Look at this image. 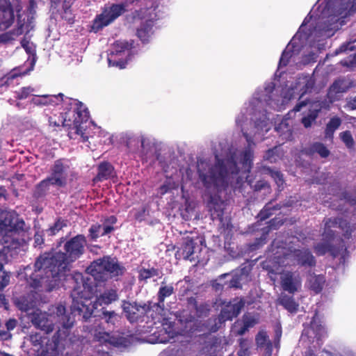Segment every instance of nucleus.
<instances>
[{
    "label": "nucleus",
    "instance_id": "1",
    "mask_svg": "<svg viewBox=\"0 0 356 356\" xmlns=\"http://www.w3.org/2000/svg\"><path fill=\"white\" fill-rule=\"evenodd\" d=\"M86 243L84 235L77 234L65 242V252L54 250L44 252L34 264V273L28 275L31 268L24 267V278L33 289L44 284L46 291H52L59 286L60 278L70 271L71 264L84 254Z\"/></svg>",
    "mask_w": 356,
    "mask_h": 356
},
{
    "label": "nucleus",
    "instance_id": "2",
    "mask_svg": "<svg viewBox=\"0 0 356 356\" xmlns=\"http://www.w3.org/2000/svg\"><path fill=\"white\" fill-rule=\"evenodd\" d=\"M199 178L207 191L210 193L207 207L212 220H218L224 229H228L229 219L224 218V211L227 203L221 198L220 193L228 186V171L224 160L217 158L214 165H211L201 161L197 165Z\"/></svg>",
    "mask_w": 356,
    "mask_h": 356
},
{
    "label": "nucleus",
    "instance_id": "3",
    "mask_svg": "<svg viewBox=\"0 0 356 356\" xmlns=\"http://www.w3.org/2000/svg\"><path fill=\"white\" fill-rule=\"evenodd\" d=\"M67 280L72 284V291L70 296L72 299L70 307L71 314L74 316H78L84 321L88 320L95 308L97 305H108L118 299V294L116 289H106L96 299L93 305L90 302L94 295V287L91 284L84 279L81 273L75 272L73 274L67 275Z\"/></svg>",
    "mask_w": 356,
    "mask_h": 356
},
{
    "label": "nucleus",
    "instance_id": "4",
    "mask_svg": "<svg viewBox=\"0 0 356 356\" xmlns=\"http://www.w3.org/2000/svg\"><path fill=\"white\" fill-rule=\"evenodd\" d=\"M125 270V267L116 258L108 255L94 260L86 268V272L93 277L97 285L111 279L118 280Z\"/></svg>",
    "mask_w": 356,
    "mask_h": 356
},
{
    "label": "nucleus",
    "instance_id": "5",
    "mask_svg": "<svg viewBox=\"0 0 356 356\" xmlns=\"http://www.w3.org/2000/svg\"><path fill=\"white\" fill-rule=\"evenodd\" d=\"M87 119L88 113L85 109L82 110V104L80 103L79 106L76 104V106L71 108L60 117H58V120L56 115L50 116L49 123L53 127L60 126L68 127L70 138H72V134L79 135L83 138V141L86 142L88 137L85 136V129L82 124L83 122H86Z\"/></svg>",
    "mask_w": 356,
    "mask_h": 356
},
{
    "label": "nucleus",
    "instance_id": "6",
    "mask_svg": "<svg viewBox=\"0 0 356 356\" xmlns=\"http://www.w3.org/2000/svg\"><path fill=\"white\" fill-rule=\"evenodd\" d=\"M141 0H122L120 3L105 5L102 13L97 15L92 21V30L97 33L108 26L128 10L132 5H137Z\"/></svg>",
    "mask_w": 356,
    "mask_h": 356
},
{
    "label": "nucleus",
    "instance_id": "7",
    "mask_svg": "<svg viewBox=\"0 0 356 356\" xmlns=\"http://www.w3.org/2000/svg\"><path fill=\"white\" fill-rule=\"evenodd\" d=\"M122 308L127 319L130 323L143 322L145 318L147 317L151 318V321L155 325L163 323L160 318H154V316L152 315L155 314V312H154V308L153 307L152 302L150 300L143 304L136 301L123 300Z\"/></svg>",
    "mask_w": 356,
    "mask_h": 356
},
{
    "label": "nucleus",
    "instance_id": "8",
    "mask_svg": "<svg viewBox=\"0 0 356 356\" xmlns=\"http://www.w3.org/2000/svg\"><path fill=\"white\" fill-rule=\"evenodd\" d=\"M19 225V217L14 211H2L0 213V248L9 245L10 251H14L19 247V243L15 241L12 236Z\"/></svg>",
    "mask_w": 356,
    "mask_h": 356
},
{
    "label": "nucleus",
    "instance_id": "9",
    "mask_svg": "<svg viewBox=\"0 0 356 356\" xmlns=\"http://www.w3.org/2000/svg\"><path fill=\"white\" fill-rule=\"evenodd\" d=\"M132 48V44L124 40H117L113 44V50L108 55V62L110 66L119 67L120 69L125 67L127 61L122 58L117 60L118 56L124 54V53Z\"/></svg>",
    "mask_w": 356,
    "mask_h": 356
},
{
    "label": "nucleus",
    "instance_id": "10",
    "mask_svg": "<svg viewBox=\"0 0 356 356\" xmlns=\"http://www.w3.org/2000/svg\"><path fill=\"white\" fill-rule=\"evenodd\" d=\"M293 262V265L312 267L316 265V259L312 252L307 248L294 249L286 255Z\"/></svg>",
    "mask_w": 356,
    "mask_h": 356
},
{
    "label": "nucleus",
    "instance_id": "11",
    "mask_svg": "<svg viewBox=\"0 0 356 356\" xmlns=\"http://www.w3.org/2000/svg\"><path fill=\"white\" fill-rule=\"evenodd\" d=\"M355 86L352 80L346 77H339L334 80L327 90V96L331 102L339 99L341 93L346 92L350 88Z\"/></svg>",
    "mask_w": 356,
    "mask_h": 356
},
{
    "label": "nucleus",
    "instance_id": "12",
    "mask_svg": "<svg viewBox=\"0 0 356 356\" xmlns=\"http://www.w3.org/2000/svg\"><path fill=\"white\" fill-rule=\"evenodd\" d=\"M175 293V289L173 286L169 285H161L157 293V299L158 302L153 303L152 305L154 308V318H160L162 322H163L165 318H164V312H165V299L171 296Z\"/></svg>",
    "mask_w": 356,
    "mask_h": 356
},
{
    "label": "nucleus",
    "instance_id": "13",
    "mask_svg": "<svg viewBox=\"0 0 356 356\" xmlns=\"http://www.w3.org/2000/svg\"><path fill=\"white\" fill-rule=\"evenodd\" d=\"M281 286L284 291L294 294L301 286L299 274L296 275L291 271H287L281 277Z\"/></svg>",
    "mask_w": 356,
    "mask_h": 356
},
{
    "label": "nucleus",
    "instance_id": "14",
    "mask_svg": "<svg viewBox=\"0 0 356 356\" xmlns=\"http://www.w3.org/2000/svg\"><path fill=\"white\" fill-rule=\"evenodd\" d=\"M311 331L314 334V337L316 339L318 343V341H322V339L327 335L326 330L318 317L317 313H316L312 318L309 327L304 330L305 334L312 337L310 335Z\"/></svg>",
    "mask_w": 356,
    "mask_h": 356
},
{
    "label": "nucleus",
    "instance_id": "15",
    "mask_svg": "<svg viewBox=\"0 0 356 356\" xmlns=\"http://www.w3.org/2000/svg\"><path fill=\"white\" fill-rule=\"evenodd\" d=\"M243 305L244 304L242 301H239L234 304L229 303L225 305L221 309L218 316L219 322L222 323L227 321H232L240 314Z\"/></svg>",
    "mask_w": 356,
    "mask_h": 356
},
{
    "label": "nucleus",
    "instance_id": "16",
    "mask_svg": "<svg viewBox=\"0 0 356 356\" xmlns=\"http://www.w3.org/2000/svg\"><path fill=\"white\" fill-rule=\"evenodd\" d=\"M8 254L13 256V251H10L9 245L0 248V291L3 290L10 282L9 275L3 270V264L8 260Z\"/></svg>",
    "mask_w": 356,
    "mask_h": 356
},
{
    "label": "nucleus",
    "instance_id": "17",
    "mask_svg": "<svg viewBox=\"0 0 356 356\" xmlns=\"http://www.w3.org/2000/svg\"><path fill=\"white\" fill-rule=\"evenodd\" d=\"M31 320L33 324L37 327L48 334L54 329V323L49 320L45 313L34 312Z\"/></svg>",
    "mask_w": 356,
    "mask_h": 356
},
{
    "label": "nucleus",
    "instance_id": "18",
    "mask_svg": "<svg viewBox=\"0 0 356 356\" xmlns=\"http://www.w3.org/2000/svg\"><path fill=\"white\" fill-rule=\"evenodd\" d=\"M197 239H199L198 237L195 239L190 236L184 237L180 248L181 252L180 253L179 251H177L175 254L176 257L179 254L180 257H182L184 259L190 261L194 260L193 255L195 252V245H197L196 240Z\"/></svg>",
    "mask_w": 356,
    "mask_h": 356
},
{
    "label": "nucleus",
    "instance_id": "19",
    "mask_svg": "<svg viewBox=\"0 0 356 356\" xmlns=\"http://www.w3.org/2000/svg\"><path fill=\"white\" fill-rule=\"evenodd\" d=\"M24 50L28 55L26 60L24 63V66H26V70L24 71V76L34 69V66L37 61L38 57L36 55V47L33 43L25 41L24 38Z\"/></svg>",
    "mask_w": 356,
    "mask_h": 356
},
{
    "label": "nucleus",
    "instance_id": "20",
    "mask_svg": "<svg viewBox=\"0 0 356 356\" xmlns=\"http://www.w3.org/2000/svg\"><path fill=\"white\" fill-rule=\"evenodd\" d=\"M302 152L304 154L312 156L315 154H318L321 158H327L330 154V150L322 143L315 142L310 144L308 147H305Z\"/></svg>",
    "mask_w": 356,
    "mask_h": 356
},
{
    "label": "nucleus",
    "instance_id": "21",
    "mask_svg": "<svg viewBox=\"0 0 356 356\" xmlns=\"http://www.w3.org/2000/svg\"><path fill=\"white\" fill-rule=\"evenodd\" d=\"M341 191V186L339 181L332 183L329 188V191L333 195L338 196L340 200H346L351 206H356V197H353L351 194L346 191L340 192Z\"/></svg>",
    "mask_w": 356,
    "mask_h": 356
},
{
    "label": "nucleus",
    "instance_id": "22",
    "mask_svg": "<svg viewBox=\"0 0 356 356\" xmlns=\"http://www.w3.org/2000/svg\"><path fill=\"white\" fill-rule=\"evenodd\" d=\"M63 94L59 93L58 95H33L31 102L35 106H47L49 104H58V101L63 100Z\"/></svg>",
    "mask_w": 356,
    "mask_h": 356
},
{
    "label": "nucleus",
    "instance_id": "23",
    "mask_svg": "<svg viewBox=\"0 0 356 356\" xmlns=\"http://www.w3.org/2000/svg\"><path fill=\"white\" fill-rule=\"evenodd\" d=\"M314 251L317 255L323 256L329 252L332 257L339 255L340 250L330 244V242L325 241L320 242L314 246Z\"/></svg>",
    "mask_w": 356,
    "mask_h": 356
},
{
    "label": "nucleus",
    "instance_id": "24",
    "mask_svg": "<svg viewBox=\"0 0 356 356\" xmlns=\"http://www.w3.org/2000/svg\"><path fill=\"white\" fill-rule=\"evenodd\" d=\"M308 287L316 294L321 292L323 289L325 278L323 275H315L314 273L309 275L308 280Z\"/></svg>",
    "mask_w": 356,
    "mask_h": 356
},
{
    "label": "nucleus",
    "instance_id": "25",
    "mask_svg": "<svg viewBox=\"0 0 356 356\" xmlns=\"http://www.w3.org/2000/svg\"><path fill=\"white\" fill-rule=\"evenodd\" d=\"M188 303L193 305L195 310V315L197 318H204L209 316L211 308L210 305L207 302L198 304L197 300L194 297L188 298Z\"/></svg>",
    "mask_w": 356,
    "mask_h": 356
},
{
    "label": "nucleus",
    "instance_id": "26",
    "mask_svg": "<svg viewBox=\"0 0 356 356\" xmlns=\"http://www.w3.org/2000/svg\"><path fill=\"white\" fill-rule=\"evenodd\" d=\"M152 27L153 21L151 19H147L137 29L136 35L143 43L149 42V38L152 33Z\"/></svg>",
    "mask_w": 356,
    "mask_h": 356
},
{
    "label": "nucleus",
    "instance_id": "27",
    "mask_svg": "<svg viewBox=\"0 0 356 356\" xmlns=\"http://www.w3.org/2000/svg\"><path fill=\"white\" fill-rule=\"evenodd\" d=\"M279 305H282L289 312L296 313L298 310L299 305L296 302L293 296L286 294H281L278 300Z\"/></svg>",
    "mask_w": 356,
    "mask_h": 356
},
{
    "label": "nucleus",
    "instance_id": "28",
    "mask_svg": "<svg viewBox=\"0 0 356 356\" xmlns=\"http://www.w3.org/2000/svg\"><path fill=\"white\" fill-rule=\"evenodd\" d=\"M243 325L236 331V335L242 336L249 328L253 327L259 322L258 318L251 314H244L242 316Z\"/></svg>",
    "mask_w": 356,
    "mask_h": 356
},
{
    "label": "nucleus",
    "instance_id": "29",
    "mask_svg": "<svg viewBox=\"0 0 356 356\" xmlns=\"http://www.w3.org/2000/svg\"><path fill=\"white\" fill-rule=\"evenodd\" d=\"M53 3H58L61 0H50ZM37 3L36 0H29V6L27 7V23L26 29L27 31L33 29V20L35 19V15L36 13Z\"/></svg>",
    "mask_w": 356,
    "mask_h": 356
},
{
    "label": "nucleus",
    "instance_id": "30",
    "mask_svg": "<svg viewBox=\"0 0 356 356\" xmlns=\"http://www.w3.org/2000/svg\"><path fill=\"white\" fill-rule=\"evenodd\" d=\"M97 170L96 179L98 181H102L107 180L111 177L114 171V168L109 162L104 161L99 164Z\"/></svg>",
    "mask_w": 356,
    "mask_h": 356
},
{
    "label": "nucleus",
    "instance_id": "31",
    "mask_svg": "<svg viewBox=\"0 0 356 356\" xmlns=\"http://www.w3.org/2000/svg\"><path fill=\"white\" fill-rule=\"evenodd\" d=\"M280 209L281 206L280 204H277L273 205L272 202H269L266 203L264 208L259 211L257 218L261 221L266 220L273 215L275 211L280 210Z\"/></svg>",
    "mask_w": 356,
    "mask_h": 356
},
{
    "label": "nucleus",
    "instance_id": "32",
    "mask_svg": "<svg viewBox=\"0 0 356 356\" xmlns=\"http://www.w3.org/2000/svg\"><path fill=\"white\" fill-rule=\"evenodd\" d=\"M341 120L339 117H333L326 124L325 129V138H332L335 131L340 127Z\"/></svg>",
    "mask_w": 356,
    "mask_h": 356
},
{
    "label": "nucleus",
    "instance_id": "33",
    "mask_svg": "<svg viewBox=\"0 0 356 356\" xmlns=\"http://www.w3.org/2000/svg\"><path fill=\"white\" fill-rule=\"evenodd\" d=\"M239 349L237 352L238 356H250V348L251 341L245 338H240L238 339Z\"/></svg>",
    "mask_w": 356,
    "mask_h": 356
},
{
    "label": "nucleus",
    "instance_id": "34",
    "mask_svg": "<svg viewBox=\"0 0 356 356\" xmlns=\"http://www.w3.org/2000/svg\"><path fill=\"white\" fill-rule=\"evenodd\" d=\"M255 342L258 348H265V349L269 343H272L269 339L266 331L264 330H259L256 334Z\"/></svg>",
    "mask_w": 356,
    "mask_h": 356
},
{
    "label": "nucleus",
    "instance_id": "35",
    "mask_svg": "<svg viewBox=\"0 0 356 356\" xmlns=\"http://www.w3.org/2000/svg\"><path fill=\"white\" fill-rule=\"evenodd\" d=\"M67 226V220L58 218L56 219L53 225L50 226L49 228L46 229V232L48 236H52L56 235L60 230L64 227Z\"/></svg>",
    "mask_w": 356,
    "mask_h": 356
},
{
    "label": "nucleus",
    "instance_id": "36",
    "mask_svg": "<svg viewBox=\"0 0 356 356\" xmlns=\"http://www.w3.org/2000/svg\"><path fill=\"white\" fill-rule=\"evenodd\" d=\"M65 307L60 305L56 307V314L58 316H61V321H63V326L65 328H70L72 327L74 321H71L70 316L65 315Z\"/></svg>",
    "mask_w": 356,
    "mask_h": 356
},
{
    "label": "nucleus",
    "instance_id": "37",
    "mask_svg": "<svg viewBox=\"0 0 356 356\" xmlns=\"http://www.w3.org/2000/svg\"><path fill=\"white\" fill-rule=\"evenodd\" d=\"M266 170L270 177L274 179L279 189H282L285 182L282 173L279 170H274L270 168H268Z\"/></svg>",
    "mask_w": 356,
    "mask_h": 356
},
{
    "label": "nucleus",
    "instance_id": "38",
    "mask_svg": "<svg viewBox=\"0 0 356 356\" xmlns=\"http://www.w3.org/2000/svg\"><path fill=\"white\" fill-rule=\"evenodd\" d=\"M159 270L155 268H142L139 270V280H147L151 277L159 276Z\"/></svg>",
    "mask_w": 356,
    "mask_h": 356
},
{
    "label": "nucleus",
    "instance_id": "39",
    "mask_svg": "<svg viewBox=\"0 0 356 356\" xmlns=\"http://www.w3.org/2000/svg\"><path fill=\"white\" fill-rule=\"evenodd\" d=\"M338 227L344 231V236L349 238L353 232V226L350 225V222L343 218H339Z\"/></svg>",
    "mask_w": 356,
    "mask_h": 356
},
{
    "label": "nucleus",
    "instance_id": "40",
    "mask_svg": "<svg viewBox=\"0 0 356 356\" xmlns=\"http://www.w3.org/2000/svg\"><path fill=\"white\" fill-rule=\"evenodd\" d=\"M19 70H14L10 72L6 76V83L8 86H14L15 84H19L22 79L20 72Z\"/></svg>",
    "mask_w": 356,
    "mask_h": 356
},
{
    "label": "nucleus",
    "instance_id": "41",
    "mask_svg": "<svg viewBox=\"0 0 356 356\" xmlns=\"http://www.w3.org/2000/svg\"><path fill=\"white\" fill-rule=\"evenodd\" d=\"M339 136L348 149H351L354 147L355 142L350 131L347 130L340 133Z\"/></svg>",
    "mask_w": 356,
    "mask_h": 356
},
{
    "label": "nucleus",
    "instance_id": "42",
    "mask_svg": "<svg viewBox=\"0 0 356 356\" xmlns=\"http://www.w3.org/2000/svg\"><path fill=\"white\" fill-rule=\"evenodd\" d=\"M68 168L67 165H64L62 159L55 161L51 170L55 174L66 175V171Z\"/></svg>",
    "mask_w": 356,
    "mask_h": 356
},
{
    "label": "nucleus",
    "instance_id": "43",
    "mask_svg": "<svg viewBox=\"0 0 356 356\" xmlns=\"http://www.w3.org/2000/svg\"><path fill=\"white\" fill-rule=\"evenodd\" d=\"M2 12L5 18L2 24H3L4 27H8L14 19L13 11L10 7H8L5 8Z\"/></svg>",
    "mask_w": 356,
    "mask_h": 356
},
{
    "label": "nucleus",
    "instance_id": "44",
    "mask_svg": "<svg viewBox=\"0 0 356 356\" xmlns=\"http://www.w3.org/2000/svg\"><path fill=\"white\" fill-rule=\"evenodd\" d=\"M49 189V185L48 184L47 180L44 179L37 185L35 195L37 197H41L44 195Z\"/></svg>",
    "mask_w": 356,
    "mask_h": 356
},
{
    "label": "nucleus",
    "instance_id": "45",
    "mask_svg": "<svg viewBox=\"0 0 356 356\" xmlns=\"http://www.w3.org/2000/svg\"><path fill=\"white\" fill-rule=\"evenodd\" d=\"M102 225L99 224L92 225L89 229V236L91 240L95 241L99 236Z\"/></svg>",
    "mask_w": 356,
    "mask_h": 356
},
{
    "label": "nucleus",
    "instance_id": "46",
    "mask_svg": "<svg viewBox=\"0 0 356 356\" xmlns=\"http://www.w3.org/2000/svg\"><path fill=\"white\" fill-rule=\"evenodd\" d=\"M253 159V151L250 148H247L242 154V163L243 165H250Z\"/></svg>",
    "mask_w": 356,
    "mask_h": 356
},
{
    "label": "nucleus",
    "instance_id": "47",
    "mask_svg": "<svg viewBox=\"0 0 356 356\" xmlns=\"http://www.w3.org/2000/svg\"><path fill=\"white\" fill-rule=\"evenodd\" d=\"M292 56V52L290 51L284 50L280 61H279V67H285L289 63L291 57Z\"/></svg>",
    "mask_w": 356,
    "mask_h": 356
},
{
    "label": "nucleus",
    "instance_id": "48",
    "mask_svg": "<svg viewBox=\"0 0 356 356\" xmlns=\"http://www.w3.org/2000/svg\"><path fill=\"white\" fill-rule=\"evenodd\" d=\"M340 63L344 67H354L356 65V54H350L347 58L342 59Z\"/></svg>",
    "mask_w": 356,
    "mask_h": 356
},
{
    "label": "nucleus",
    "instance_id": "49",
    "mask_svg": "<svg viewBox=\"0 0 356 356\" xmlns=\"http://www.w3.org/2000/svg\"><path fill=\"white\" fill-rule=\"evenodd\" d=\"M323 241H332L335 236V232L330 228L324 225V231L322 234Z\"/></svg>",
    "mask_w": 356,
    "mask_h": 356
},
{
    "label": "nucleus",
    "instance_id": "50",
    "mask_svg": "<svg viewBox=\"0 0 356 356\" xmlns=\"http://www.w3.org/2000/svg\"><path fill=\"white\" fill-rule=\"evenodd\" d=\"M48 183V184L52 185V186H56L58 187H64L65 186V182L63 181V179L58 178V177H54L51 175L45 179Z\"/></svg>",
    "mask_w": 356,
    "mask_h": 356
},
{
    "label": "nucleus",
    "instance_id": "51",
    "mask_svg": "<svg viewBox=\"0 0 356 356\" xmlns=\"http://www.w3.org/2000/svg\"><path fill=\"white\" fill-rule=\"evenodd\" d=\"M146 140H147L146 138H145L143 136H141L138 137V138H130L127 141V146L129 148L131 143L132 142H134V143H140L141 148L143 149H145V142H146Z\"/></svg>",
    "mask_w": 356,
    "mask_h": 356
},
{
    "label": "nucleus",
    "instance_id": "52",
    "mask_svg": "<svg viewBox=\"0 0 356 356\" xmlns=\"http://www.w3.org/2000/svg\"><path fill=\"white\" fill-rule=\"evenodd\" d=\"M262 189H265L268 192H269L270 190V185L266 181H265L264 180L258 181L254 186V190L255 191H259Z\"/></svg>",
    "mask_w": 356,
    "mask_h": 356
},
{
    "label": "nucleus",
    "instance_id": "53",
    "mask_svg": "<svg viewBox=\"0 0 356 356\" xmlns=\"http://www.w3.org/2000/svg\"><path fill=\"white\" fill-rule=\"evenodd\" d=\"M324 225L327 226V227H330L332 229V227H336L338 226V224H339V218L338 217H336V218H325L324 220Z\"/></svg>",
    "mask_w": 356,
    "mask_h": 356
},
{
    "label": "nucleus",
    "instance_id": "54",
    "mask_svg": "<svg viewBox=\"0 0 356 356\" xmlns=\"http://www.w3.org/2000/svg\"><path fill=\"white\" fill-rule=\"evenodd\" d=\"M266 243V238H256L255 241L250 245V248L252 250H256Z\"/></svg>",
    "mask_w": 356,
    "mask_h": 356
},
{
    "label": "nucleus",
    "instance_id": "55",
    "mask_svg": "<svg viewBox=\"0 0 356 356\" xmlns=\"http://www.w3.org/2000/svg\"><path fill=\"white\" fill-rule=\"evenodd\" d=\"M43 234L40 232H36L34 235V246H41L44 243Z\"/></svg>",
    "mask_w": 356,
    "mask_h": 356
},
{
    "label": "nucleus",
    "instance_id": "56",
    "mask_svg": "<svg viewBox=\"0 0 356 356\" xmlns=\"http://www.w3.org/2000/svg\"><path fill=\"white\" fill-rule=\"evenodd\" d=\"M148 8H143L139 10H135L132 15L134 19H143L145 17V14L148 10Z\"/></svg>",
    "mask_w": 356,
    "mask_h": 356
},
{
    "label": "nucleus",
    "instance_id": "57",
    "mask_svg": "<svg viewBox=\"0 0 356 356\" xmlns=\"http://www.w3.org/2000/svg\"><path fill=\"white\" fill-rule=\"evenodd\" d=\"M276 149H277V147H274V148L268 149L265 154L264 158L266 160L270 161L271 163L275 162L276 159L274 158V154H275Z\"/></svg>",
    "mask_w": 356,
    "mask_h": 356
},
{
    "label": "nucleus",
    "instance_id": "58",
    "mask_svg": "<svg viewBox=\"0 0 356 356\" xmlns=\"http://www.w3.org/2000/svg\"><path fill=\"white\" fill-rule=\"evenodd\" d=\"M283 224L282 220H278L276 218L271 219L268 222V227L269 229H277L280 226Z\"/></svg>",
    "mask_w": 356,
    "mask_h": 356
},
{
    "label": "nucleus",
    "instance_id": "59",
    "mask_svg": "<svg viewBox=\"0 0 356 356\" xmlns=\"http://www.w3.org/2000/svg\"><path fill=\"white\" fill-rule=\"evenodd\" d=\"M274 332H275V339H274L275 343H279L281 337H282V334L281 325H276L275 327Z\"/></svg>",
    "mask_w": 356,
    "mask_h": 356
},
{
    "label": "nucleus",
    "instance_id": "60",
    "mask_svg": "<svg viewBox=\"0 0 356 356\" xmlns=\"http://www.w3.org/2000/svg\"><path fill=\"white\" fill-rule=\"evenodd\" d=\"M315 117H312L311 115L307 117H304L302 119V123L303 124L305 128L310 127L312 126V122L314 121Z\"/></svg>",
    "mask_w": 356,
    "mask_h": 356
},
{
    "label": "nucleus",
    "instance_id": "61",
    "mask_svg": "<svg viewBox=\"0 0 356 356\" xmlns=\"http://www.w3.org/2000/svg\"><path fill=\"white\" fill-rule=\"evenodd\" d=\"M102 229H103V232L100 234L102 236L107 235L114 230L113 226H111L110 225H106L105 223H104V225H102Z\"/></svg>",
    "mask_w": 356,
    "mask_h": 356
},
{
    "label": "nucleus",
    "instance_id": "62",
    "mask_svg": "<svg viewBox=\"0 0 356 356\" xmlns=\"http://www.w3.org/2000/svg\"><path fill=\"white\" fill-rule=\"evenodd\" d=\"M346 106L350 110H356V96L350 97L347 101Z\"/></svg>",
    "mask_w": 356,
    "mask_h": 356
},
{
    "label": "nucleus",
    "instance_id": "63",
    "mask_svg": "<svg viewBox=\"0 0 356 356\" xmlns=\"http://www.w3.org/2000/svg\"><path fill=\"white\" fill-rule=\"evenodd\" d=\"M103 316L105 318H106V322H110L111 321V318L115 317L116 316V314L114 311H104L103 312Z\"/></svg>",
    "mask_w": 356,
    "mask_h": 356
},
{
    "label": "nucleus",
    "instance_id": "64",
    "mask_svg": "<svg viewBox=\"0 0 356 356\" xmlns=\"http://www.w3.org/2000/svg\"><path fill=\"white\" fill-rule=\"evenodd\" d=\"M16 325H17V321L13 318L8 321L6 324L8 330H13L16 327Z\"/></svg>",
    "mask_w": 356,
    "mask_h": 356
}]
</instances>
